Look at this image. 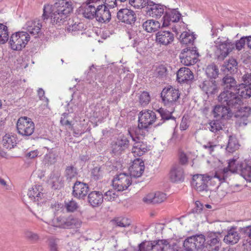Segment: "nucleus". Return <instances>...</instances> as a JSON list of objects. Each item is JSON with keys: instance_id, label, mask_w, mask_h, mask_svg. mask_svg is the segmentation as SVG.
Listing matches in <instances>:
<instances>
[{"instance_id": "obj_24", "label": "nucleus", "mask_w": 251, "mask_h": 251, "mask_svg": "<svg viewBox=\"0 0 251 251\" xmlns=\"http://www.w3.org/2000/svg\"><path fill=\"white\" fill-rule=\"evenodd\" d=\"M166 199V194L160 192L151 193L143 198V201L148 204H157L164 201Z\"/></svg>"}, {"instance_id": "obj_21", "label": "nucleus", "mask_w": 251, "mask_h": 251, "mask_svg": "<svg viewBox=\"0 0 251 251\" xmlns=\"http://www.w3.org/2000/svg\"><path fill=\"white\" fill-rule=\"evenodd\" d=\"M208 245L204 251H219L221 245L219 235L215 233H210L207 237Z\"/></svg>"}, {"instance_id": "obj_59", "label": "nucleus", "mask_w": 251, "mask_h": 251, "mask_svg": "<svg viewBox=\"0 0 251 251\" xmlns=\"http://www.w3.org/2000/svg\"><path fill=\"white\" fill-rule=\"evenodd\" d=\"M85 3L92 5V6L98 8L103 7L104 1L103 0H87Z\"/></svg>"}, {"instance_id": "obj_15", "label": "nucleus", "mask_w": 251, "mask_h": 251, "mask_svg": "<svg viewBox=\"0 0 251 251\" xmlns=\"http://www.w3.org/2000/svg\"><path fill=\"white\" fill-rule=\"evenodd\" d=\"M233 112L237 113L234 111V109L223 104L216 105L213 110L214 116L218 119H229L231 117Z\"/></svg>"}, {"instance_id": "obj_26", "label": "nucleus", "mask_w": 251, "mask_h": 251, "mask_svg": "<svg viewBox=\"0 0 251 251\" xmlns=\"http://www.w3.org/2000/svg\"><path fill=\"white\" fill-rule=\"evenodd\" d=\"M174 40V35L168 31H160L156 34V41L162 45H167Z\"/></svg>"}, {"instance_id": "obj_60", "label": "nucleus", "mask_w": 251, "mask_h": 251, "mask_svg": "<svg viewBox=\"0 0 251 251\" xmlns=\"http://www.w3.org/2000/svg\"><path fill=\"white\" fill-rule=\"evenodd\" d=\"M82 24L80 23H77L76 22H75L74 24L69 23V25L67 27V30L69 32H73L79 30L82 27Z\"/></svg>"}, {"instance_id": "obj_36", "label": "nucleus", "mask_w": 251, "mask_h": 251, "mask_svg": "<svg viewBox=\"0 0 251 251\" xmlns=\"http://www.w3.org/2000/svg\"><path fill=\"white\" fill-rule=\"evenodd\" d=\"M2 143L6 149H12L16 144V138L14 135L6 134L3 137Z\"/></svg>"}, {"instance_id": "obj_56", "label": "nucleus", "mask_w": 251, "mask_h": 251, "mask_svg": "<svg viewBox=\"0 0 251 251\" xmlns=\"http://www.w3.org/2000/svg\"><path fill=\"white\" fill-rule=\"evenodd\" d=\"M243 83L240 84V86H247L251 88V74H246L242 77Z\"/></svg>"}, {"instance_id": "obj_57", "label": "nucleus", "mask_w": 251, "mask_h": 251, "mask_svg": "<svg viewBox=\"0 0 251 251\" xmlns=\"http://www.w3.org/2000/svg\"><path fill=\"white\" fill-rule=\"evenodd\" d=\"M65 206L67 211L69 212H74L78 207L77 203L73 200L67 202L65 204Z\"/></svg>"}, {"instance_id": "obj_16", "label": "nucleus", "mask_w": 251, "mask_h": 251, "mask_svg": "<svg viewBox=\"0 0 251 251\" xmlns=\"http://www.w3.org/2000/svg\"><path fill=\"white\" fill-rule=\"evenodd\" d=\"M43 26L40 20L35 19L28 21L24 26V28L27 30V33L37 37L41 33V28Z\"/></svg>"}, {"instance_id": "obj_23", "label": "nucleus", "mask_w": 251, "mask_h": 251, "mask_svg": "<svg viewBox=\"0 0 251 251\" xmlns=\"http://www.w3.org/2000/svg\"><path fill=\"white\" fill-rule=\"evenodd\" d=\"M238 70V63L235 58L231 57L226 60L222 66L221 71L228 75L235 74Z\"/></svg>"}, {"instance_id": "obj_33", "label": "nucleus", "mask_w": 251, "mask_h": 251, "mask_svg": "<svg viewBox=\"0 0 251 251\" xmlns=\"http://www.w3.org/2000/svg\"><path fill=\"white\" fill-rule=\"evenodd\" d=\"M240 238V235L236 228H231L228 230L227 234L224 238V242L230 245H234L237 243Z\"/></svg>"}, {"instance_id": "obj_25", "label": "nucleus", "mask_w": 251, "mask_h": 251, "mask_svg": "<svg viewBox=\"0 0 251 251\" xmlns=\"http://www.w3.org/2000/svg\"><path fill=\"white\" fill-rule=\"evenodd\" d=\"M200 87L208 95L214 94L218 92V83L213 79L204 81L200 85Z\"/></svg>"}, {"instance_id": "obj_31", "label": "nucleus", "mask_w": 251, "mask_h": 251, "mask_svg": "<svg viewBox=\"0 0 251 251\" xmlns=\"http://www.w3.org/2000/svg\"><path fill=\"white\" fill-rule=\"evenodd\" d=\"M194 75L192 71L188 68H181L177 71V80L179 82H185L193 79Z\"/></svg>"}, {"instance_id": "obj_18", "label": "nucleus", "mask_w": 251, "mask_h": 251, "mask_svg": "<svg viewBox=\"0 0 251 251\" xmlns=\"http://www.w3.org/2000/svg\"><path fill=\"white\" fill-rule=\"evenodd\" d=\"M89 190L88 185L83 182L77 181L73 186V195L79 199H83L87 195Z\"/></svg>"}, {"instance_id": "obj_38", "label": "nucleus", "mask_w": 251, "mask_h": 251, "mask_svg": "<svg viewBox=\"0 0 251 251\" xmlns=\"http://www.w3.org/2000/svg\"><path fill=\"white\" fill-rule=\"evenodd\" d=\"M237 92L241 99L242 98L248 99L251 97V88L245 85L240 86L239 84Z\"/></svg>"}, {"instance_id": "obj_53", "label": "nucleus", "mask_w": 251, "mask_h": 251, "mask_svg": "<svg viewBox=\"0 0 251 251\" xmlns=\"http://www.w3.org/2000/svg\"><path fill=\"white\" fill-rule=\"evenodd\" d=\"M56 160L57 155L53 152H50L47 154L44 157V161L46 163L48 164H53Z\"/></svg>"}, {"instance_id": "obj_64", "label": "nucleus", "mask_w": 251, "mask_h": 251, "mask_svg": "<svg viewBox=\"0 0 251 251\" xmlns=\"http://www.w3.org/2000/svg\"><path fill=\"white\" fill-rule=\"evenodd\" d=\"M216 147L217 145L216 144H214L213 142H210L206 143L205 145H204L203 146V147L204 149H207L208 150L210 153H211L212 152L214 151L215 148Z\"/></svg>"}, {"instance_id": "obj_46", "label": "nucleus", "mask_w": 251, "mask_h": 251, "mask_svg": "<svg viewBox=\"0 0 251 251\" xmlns=\"http://www.w3.org/2000/svg\"><path fill=\"white\" fill-rule=\"evenodd\" d=\"M25 237L28 241L32 242H36L39 239V235L36 233L29 230H25L24 232Z\"/></svg>"}, {"instance_id": "obj_27", "label": "nucleus", "mask_w": 251, "mask_h": 251, "mask_svg": "<svg viewBox=\"0 0 251 251\" xmlns=\"http://www.w3.org/2000/svg\"><path fill=\"white\" fill-rule=\"evenodd\" d=\"M180 16L181 14L175 9L166 12L165 15L162 18L163 24L162 26H168L169 25L170 22H178L180 19Z\"/></svg>"}, {"instance_id": "obj_2", "label": "nucleus", "mask_w": 251, "mask_h": 251, "mask_svg": "<svg viewBox=\"0 0 251 251\" xmlns=\"http://www.w3.org/2000/svg\"><path fill=\"white\" fill-rule=\"evenodd\" d=\"M229 172L226 169H219L217 171L215 175L197 174L194 175L191 181L192 187L199 192H204L208 191L207 183L208 181H217L218 185L225 181L228 177Z\"/></svg>"}, {"instance_id": "obj_12", "label": "nucleus", "mask_w": 251, "mask_h": 251, "mask_svg": "<svg viewBox=\"0 0 251 251\" xmlns=\"http://www.w3.org/2000/svg\"><path fill=\"white\" fill-rule=\"evenodd\" d=\"M131 176L126 173L116 175L112 180V186L117 191L126 190L132 184Z\"/></svg>"}, {"instance_id": "obj_54", "label": "nucleus", "mask_w": 251, "mask_h": 251, "mask_svg": "<svg viewBox=\"0 0 251 251\" xmlns=\"http://www.w3.org/2000/svg\"><path fill=\"white\" fill-rule=\"evenodd\" d=\"M92 176L95 180L100 179L103 175V172L101 168L96 167L92 171Z\"/></svg>"}, {"instance_id": "obj_13", "label": "nucleus", "mask_w": 251, "mask_h": 251, "mask_svg": "<svg viewBox=\"0 0 251 251\" xmlns=\"http://www.w3.org/2000/svg\"><path fill=\"white\" fill-rule=\"evenodd\" d=\"M117 17L120 22L129 25L134 24L136 20L135 12L128 8L119 10L117 13Z\"/></svg>"}, {"instance_id": "obj_20", "label": "nucleus", "mask_w": 251, "mask_h": 251, "mask_svg": "<svg viewBox=\"0 0 251 251\" xmlns=\"http://www.w3.org/2000/svg\"><path fill=\"white\" fill-rule=\"evenodd\" d=\"M184 169L180 164L174 165L170 172V178L172 182H182L184 180Z\"/></svg>"}, {"instance_id": "obj_45", "label": "nucleus", "mask_w": 251, "mask_h": 251, "mask_svg": "<svg viewBox=\"0 0 251 251\" xmlns=\"http://www.w3.org/2000/svg\"><path fill=\"white\" fill-rule=\"evenodd\" d=\"M207 76L210 78H215L219 74V69L215 65L209 66L206 70Z\"/></svg>"}, {"instance_id": "obj_19", "label": "nucleus", "mask_w": 251, "mask_h": 251, "mask_svg": "<svg viewBox=\"0 0 251 251\" xmlns=\"http://www.w3.org/2000/svg\"><path fill=\"white\" fill-rule=\"evenodd\" d=\"M145 170L144 162L139 158L134 159L129 167L130 176L132 177H140Z\"/></svg>"}, {"instance_id": "obj_35", "label": "nucleus", "mask_w": 251, "mask_h": 251, "mask_svg": "<svg viewBox=\"0 0 251 251\" xmlns=\"http://www.w3.org/2000/svg\"><path fill=\"white\" fill-rule=\"evenodd\" d=\"M142 27L147 32L152 33L160 28L161 24L154 20H148L143 23Z\"/></svg>"}, {"instance_id": "obj_40", "label": "nucleus", "mask_w": 251, "mask_h": 251, "mask_svg": "<svg viewBox=\"0 0 251 251\" xmlns=\"http://www.w3.org/2000/svg\"><path fill=\"white\" fill-rule=\"evenodd\" d=\"M9 39L7 27L0 24V44H5Z\"/></svg>"}, {"instance_id": "obj_34", "label": "nucleus", "mask_w": 251, "mask_h": 251, "mask_svg": "<svg viewBox=\"0 0 251 251\" xmlns=\"http://www.w3.org/2000/svg\"><path fill=\"white\" fill-rule=\"evenodd\" d=\"M129 146V140L125 136H121L116 142L113 147V152L117 153H121L122 151L128 148Z\"/></svg>"}, {"instance_id": "obj_55", "label": "nucleus", "mask_w": 251, "mask_h": 251, "mask_svg": "<svg viewBox=\"0 0 251 251\" xmlns=\"http://www.w3.org/2000/svg\"><path fill=\"white\" fill-rule=\"evenodd\" d=\"M158 241H167V243L165 244L164 247H163V251H181L178 249V247L176 244H173L171 245L169 244V242L168 240H159Z\"/></svg>"}, {"instance_id": "obj_58", "label": "nucleus", "mask_w": 251, "mask_h": 251, "mask_svg": "<svg viewBox=\"0 0 251 251\" xmlns=\"http://www.w3.org/2000/svg\"><path fill=\"white\" fill-rule=\"evenodd\" d=\"M247 37L243 36L241 37L240 40L236 41L235 45V48H236V50H241L245 45V44L247 43Z\"/></svg>"}, {"instance_id": "obj_51", "label": "nucleus", "mask_w": 251, "mask_h": 251, "mask_svg": "<svg viewBox=\"0 0 251 251\" xmlns=\"http://www.w3.org/2000/svg\"><path fill=\"white\" fill-rule=\"evenodd\" d=\"M193 240V238L189 237L184 240L183 248L185 251H192L194 249H195Z\"/></svg>"}, {"instance_id": "obj_8", "label": "nucleus", "mask_w": 251, "mask_h": 251, "mask_svg": "<svg viewBox=\"0 0 251 251\" xmlns=\"http://www.w3.org/2000/svg\"><path fill=\"white\" fill-rule=\"evenodd\" d=\"M30 39L27 32L19 31L13 34L10 38L11 48L15 50H21L25 47Z\"/></svg>"}, {"instance_id": "obj_50", "label": "nucleus", "mask_w": 251, "mask_h": 251, "mask_svg": "<svg viewBox=\"0 0 251 251\" xmlns=\"http://www.w3.org/2000/svg\"><path fill=\"white\" fill-rule=\"evenodd\" d=\"M114 222L117 226L123 227H126L130 225V221L125 218H118L114 220Z\"/></svg>"}, {"instance_id": "obj_11", "label": "nucleus", "mask_w": 251, "mask_h": 251, "mask_svg": "<svg viewBox=\"0 0 251 251\" xmlns=\"http://www.w3.org/2000/svg\"><path fill=\"white\" fill-rule=\"evenodd\" d=\"M199 54L197 48L187 47L183 49L179 55L181 63L185 66L194 65L198 60Z\"/></svg>"}, {"instance_id": "obj_1", "label": "nucleus", "mask_w": 251, "mask_h": 251, "mask_svg": "<svg viewBox=\"0 0 251 251\" xmlns=\"http://www.w3.org/2000/svg\"><path fill=\"white\" fill-rule=\"evenodd\" d=\"M73 9L72 0H57L53 4H44L42 20L46 23L50 18L52 25H59L66 21Z\"/></svg>"}, {"instance_id": "obj_61", "label": "nucleus", "mask_w": 251, "mask_h": 251, "mask_svg": "<svg viewBox=\"0 0 251 251\" xmlns=\"http://www.w3.org/2000/svg\"><path fill=\"white\" fill-rule=\"evenodd\" d=\"M149 243H152V241L142 242L138 245V249L134 250L133 251H150L151 249L148 248Z\"/></svg>"}, {"instance_id": "obj_42", "label": "nucleus", "mask_w": 251, "mask_h": 251, "mask_svg": "<svg viewBox=\"0 0 251 251\" xmlns=\"http://www.w3.org/2000/svg\"><path fill=\"white\" fill-rule=\"evenodd\" d=\"M190 237L193 239V242L194 244L195 249L198 250L200 249L203 246L205 241L204 236L202 234L197 235Z\"/></svg>"}, {"instance_id": "obj_14", "label": "nucleus", "mask_w": 251, "mask_h": 251, "mask_svg": "<svg viewBox=\"0 0 251 251\" xmlns=\"http://www.w3.org/2000/svg\"><path fill=\"white\" fill-rule=\"evenodd\" d=\"M165 7L159 3H155L152 1L150 0L149 3L146 8V11L150 16L158 18L164 13Z\"/></svg>"}, {"instance_id": "obj_44", "label": "nucleus", "mask_w": 251, "mask_h": 251, "mask_svg": "<svg viewBox=\"0 0 251 251\" xmlns=\"http://www.w3.org/2000/svg\"><path fill=\"white\" fill-rule=\"evenodd\" d=\"M139 101L142 105L145 106L148 104L151 101L149 93L146 91L141 92L139 96Z\"/></svg>"}, {"instance_id": "obj_39", "label": "nucleus", "mask_w": 251, "mask_h": 251, "mask_svg": "<svg viewBox=\"0 0 251 251\" xmlns=\"http://www.w3.org/2000/svg\"><path fill=\"white\" fill-rule=\"evenodd\" d=\"M158 111L160 113L161 119L160 120V121L155 125L154 127L162 125L165 120L174 119V118L172 116L171 113H170L169 111L167 112L163 109H160Z\"/></svg>"}, {"instance_id": "obj_49", "label": "nucleus", "mask_w": 251, "mask_h": 251, "mask_svg": "<svg viewBox=\"0 0 251 251\" xmlns=\"http://www.w3.org/2000/svg\"><path fill=\"white\" fill-rule=\"evenodd\" d=\"M116 190L114 189H110L106 192L103 196V199L107 201H113L118 197Z\"/></svg>"}, {"instance_id": "obj_29", "label": "nucleus", "mask_w": 251, "mask_h": 251, "mask_svg": "<svg viewBox=\"0 0 251 251\" xmlns=\"http://www.w3.org/2000/svg\"><path fill=\"white\" fill-rule=\"evenodd\" d=\"M98 8L92 5L83 3L80 7L79 11L84 17L88 19H93L96 17Z\"/></svg>"}, {"instance_id": "obj_3", "label": "nucleus", "mask_w": 251, "mask_h": 251, "mask_svg": "<svg viewBox=\"0 0 251 251\" xmlns=\"http://www.w3.org/2000/svg\"><path fill=\"white\" fill-rule=\"evenodd\" d=\"M218 101L223 105H226L229 108L236 111L235 116L240 118L244 121L247 120L248 116L244 111H242L241 106L243 102L237 91H222L218 97Z\"/></svg>"}, {"instance_id": "obj_7", "label": "nucleus", "mask_w": 251, "mask_h": 251, "mask_svg": "<svg viewBox=\"0 0 251 251\" xmlns=\"http://www.w3.org/2000/svg\"><path fill=\"white\" fill-rule=\"evenodd\" d=\"M180 95L178 89L170 86L163 89L161 93V98L164 105L170 107L176 104Z\"/></svg>"}, {"instance_id": "obj_30", "label": "nucleus", "mask_w": 251, "mask_h": 251, "mask_svg": "<svg viewBox=\"0 0 251 251\" xmlns=\"http://www.w3.org/2000/svg\"><path fill=\"white\" fill-rule=\"evenodd\" d=\"M89 203L93 207H98L103 202V195L99 191H92L88 196Z\"/></svg>"}, {"instance_id": "obj_52", "label": "nucleus", "mask_w": 251, "mask_h": 251, "mask_svg": "<svg viewBox=\"0 0 251 251\" xmlns=\"http://www.w3.org/2000/svg\"><path fill=\"white\" fill-rule=\"evenodd\" d=\"M58 239L53 238L48 240V246L50 251H59L58 247Z\"/></svg>"}, {"instance_id": "obj_48", "label": "nucleus", "mask_w": 251, "mask_h": 251, "mask_svg": "<svg viewBox=\"0 0 251 251\" xmlns=\"http://www.w3.org/2000/svg\"><path fill=\"white\" fill-rule=\"evenodd\" d=\"M149 1V0H129V3L133 7L139 8L147 6Z\"/></svg>"}, {"instance_id": "obj_28", "label": "nucleus", "mask_w": 251, "mask_h": 251, "mask_svg": "<svg viewBox=\"0 0 251 251\" xmlns=\"http://www.w3.org/2000/svg\"><path fill=\"white\" fill-rule=\"evenodd\" d=\"M43 191L42 186L36 185L29 189L27 196L32 201H39L44 197L45 194Z\"/></svg>"}, {"instance_id": "obj_47", "label": "nucleus", "mask_w": 251, "mask_h": 251, "mask_svg": "<svg viewBox=\"0 0 251 251\" xmlns=\"http://www.w3.org/2000/svg\"><path fill=\"white\" fill-rule=\"evenodd\" d=\"M77 175L76 169L73 166H68L65 170V176L68 179H72Z\"/></svg>"}, {"instance_id": "obj_6", "label": "nucleus", "mask_w": 251, "mask_h": 251, "mask_svg": "<svg viewBox=\"0 0 251 251\" xmlns=\"http://www.w3.org/2000/svg\"><path fill=\"white\" fill-rule=\"evenodd\" d=\"M18 133L23 136L31 135L35 129V125L32 119L27 117H21L16 124Z\"/></svg>"}, {"instance_id": "obj_63", "label": "nucleus", "mask_w": 251, "mask_h": 251, "mask_svg": "<svg viewBox=\"0 0 251 251\" xmlns=\"http://www.w3.org/2000/svg\"><path fill=\"white\" fill-rule=\"evenodd\" d=\"M55 179L52 182V187L54 189H59L62 187V179H60L59 177H56Z\"/></svg>"}, {"instance_id": "obj_41", "label": "nucleus", "mask_w": 251, "mask_h": 251, "mask_svg": "<svg viewBox=\"0 0 251 251\" xmlns=\"http://www.w3.org/2000/svg\"><path fill=\"white\" fill-rule=\"evenodd\" d=\"M194 40V37L193 35L188 32H182L179 36V41L182 44H191Z\"/></svg>"}, {"instance_id": "obj_22", "label": "nucleus", "mask_w": 251, "mask_h": 251, "mask_svg": "<svg viewBox=\"0 0 251 251\" xmlns=\"http://www.w3.org/2000/svg\"><path fill=\"white\" fill-rule=\"evenodd\" d=\"M222 91H237L238 85L235 79L232 76L226 75L222 79Z\"/></svg>"}, {"instance_id": "obj_62", "label": "nucleus", "mask_w": 251, "mask_h": 251, "mask_svg": "<svg viewBox=\"0 0 251 251\" xmlns=\"http://www.w3.org/2000/svg\"><path fill=\"white\" fill-rule=\"evenodd\" d=\"M188 158L187 155L183 152H181L179 155V162L181 165H185L187 164Z\"/></svg>"}, {"instance_id": "obj_17", "label": "nucleus", "mask_w": 251, "mask_h": 251, "mask_svg": "<svg viewBox=\"0 0 251 251\" xmlns=\"http://www.w3.org/2000/svg\"><path fill=\"white\" fill-rule=\"evenodd\" d=\"M139 136L136 137L137 140L132 137L133 140L135 142L132 149V153L134 156H141L150 150L146 142L139 141Z\"/></svg>"}, {"instance_id": "obj_5", "label": "nucleus", "mask_w": 251, "mask_h": 251, "mask_svg": "<svg viewBox=\"0 0 251 251\" xmlns=\"http://www.w3.org/2000/svg\"><path fill=\"white\" fill-rule=\"evenodd\" d=\"M228 166L224 168L227 171L230 172L228 177L234 173L238 171L241 172L242 176L247 181H251V163L241 164L239 165V162L236 159H232L229 160Z\"/></svg>"}, {"instance_id": "obj_10", "label": "nucleus", "mask_w": 251, "mask_h": 251, "mask_svg": "<svg viewBox=\"0 0 251 251\" xmlns=\"http://www.w3.org/2000/svg\"><path fill=\"white\" fill-rule=\"evenodd\" d=\"M215 56L219 61H223L235 48L234 43L227 39L224 41H218L216 46Z\"/></svg>"}, {"instance_id": "obj_37", "label": "nucleus", "mask_w": 251, "mask_h": 251, "mask_svg": "<svg viewBox=\"0 0 251 251\" xmlns=\"http://www.w3.org/2000/svg\"><path fill=\"white\" fill-rule=\"evenodd\" d=\"M239 146L237 138L234 136H229L226 148V151L229 152H233L239 148Z\"/></svg>"}, {"instance_id": "obj_43", "label": "nucleus", "mask_w": 251, "mask_h": 251, "mask_svg": "<svg viewBox=\"0 0 251 251\" xmlns=\"http://www.w3.org/2000/svg\"><path fill=\"white\" fill-rule=\"evenodd\" d=\"M207 127L213 132H218L222 129V123L219 120L211 121L209 123Z\"/></svg>"}, {"instance_id": "obj_4", "label": "nucleus", "mask_w": 251, "mask_h": 251, "mask_svg": "<svg viewBox=\"0 0 251 251\" xmlns=\"http://www.w3.org/2000/svg\"><path fill=\"white\" fill-rule=\"evenodd\" d=\"M155 113L150 110H143L140 112L138 117V125L134 132L137 136L145 137L149 132L150 126L157 122Z\"/></svg>"}, {"instance_id": "obj_9", "label": "nucleus", "mask_w": 251, "mask_h": 251, "mask_svg": "<svg viewBox=\"0 0 251 251\" xmlns=\"http://www.w3.org/2000/svg\"><path fill=\"white\" fill-rule=\"evenodd\" d=\"M52 223L54 226L62 228H77L81 224L78 219L73 216H66L65 215H60L54 218Z\"/></svg>"}, {"instance_id": "obj_32", "label": "nucleus", "mask_w": 251, "mask_h": 251, "mask_svg": "<svg viewBox=\"0 0 251 251\" xmlns=\"http://www.w3.org/2000/svg\"><path fill=\"white\" fill-rule=\"evenodd\" d=\"M96 20L101 23L109 22L111 19V13L105 5L98 8L96 14Z\"/></svg>"}]
</instances>
